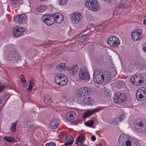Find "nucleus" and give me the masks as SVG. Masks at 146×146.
<instances>
[{
	"label": "nucleus",
	"instance_id": "obj_1",
	"mask_svg": "<svg viewBox=\"0 0 146 146\" xmlns=\"http://www.w3.org/2000/svg\"><path fill=\"white\" fill-rule=\"evenodd\" d=\"M117 74L116 70L113 68H111L109 71L103 72L96 69L94 71L93 79L96 83L101 84L104 81L108 83L112 78L115 76Z\"/></svg>",
	"mask_w": 146,
	"mask_h": 146
},
{
	"label": "nucleus",
	"instance_id": "obj_2",
	"mask_svg": "<svg viewBox=\"0 0 146 146\" xmlns=\"http://www.w3.org/2000/svg\"><path fill=\"white\" fill-rule=\"evenodd\" d=\"M85 4L87 8L92 11H97L100 10L96 0H85Z\"/></svg>",
	"mask_w": 146,
	"mask_h": 146
},
{
	"label": "nucleus",
	"instance_id": "obj_3",
	"mask_svg": "<svg viewBox=\"0 0 146 146\" xmlns=\"http://www.w3.org/2000/svg\"><path fill=\"white\" fill-rule=\"evenodd\" d=\"M144 121L142 119H138L135 121V127L139 132L145 133L146 132V126L143 124Z\"/></svg>",
	"mask_w": 146,
	"mask_h": 146
},
{
	"label": "nucleus",
	"instance_id": "obj_4",
	"mask_svg": "<svg viewBox=\"0 0 146 146\" xmlns=\"http://www.w3.org/2000/svg\"><path fill=\"white\" fill-rule=\"evenodd\" d=\"M127 97L123 93H117L114 94L113 97V101L115 103H120L127 99Z\"/></svg>",
	"mask_w": 146,
	"mask_h": 146
},
{
	"label": "nucleus",
	"instance_id": "obj_5",
	"mask_svg": "<svg viewBox=\"0 0 146 146\" xmlns=\"http://www.w3.org/2000/svg\"><path fill=\"white\" fill-rule=\"evenodd\" d=\"M91 90L88 87L82 88L79 89L77 91L76 94L78 96L81 97V99L90 93Z\"/></svg>",
	"mask_w": 146,
	"mask_h": 146
},
{
	"label": "nucleus",
	"instance_id": "obj_6",
	"mask_svg": "<svg viewBox=\"0 0 146 146\" xmlns=\"http://www.w3.org/2000/svg\"><path fill=\"white\" fill-rule=\"evenodd\" d=\"M136 96L138 101H142L146 97V89L144 88L139 89L136 92Z\"/></svg>",
	"mask_w": 146,
	"mask_h": 146
},
{
	"label": "nucleus",
	"instance_id": "obj_7",
	"mask_svg": "<svg viewBox=\"0 0 146 146\" xmlns=\"http://www.w3.org/2000/svg\"><path fill=\"white\" fill-rule=\"evenodd\" d=\"M9 60L12 62H17L21 59V56L19 53L15 51L10 52L8 54Z\"/></svg>",
	"mask_w": 146,
	"mask_h": 146
},
{
	"label": "nucleus",
	"instance_id": "obj_8",
	"mask_svg": "<svg viewBox=\"0 0 146 146\" xmlns=\"http://www.w3.org/2000/svg\"><path fill=\"white\" fill-rule=\"evenodd\" d=\"M42 20L48 25H49L54 23L55 19L52 15H44L42 16Z\"/></svg>",
	"mask_w": 146,
	"mask_h": 146
},
{
	"label": "nucleus",
	"instance_id": "obj_9",
	"mask_svg": "<svg viewBox=\"0 0 146 146\" xmlns=\"http://www.w3.org/2000/svg\"><path fill=\"white\" fill-rule=\"evenodd\" d=\"M78 74L79 77L81 79L87 80L90 77V75L87 69L84 67H81L80 68Z\"/></svg>",
	"mask_w": 146,
	"mask_h": 146
},
{
	"label": "nucleus",
	"instance_id": "obj_10",
	"mask_svg": "<svg viewBox=\"0 0 146 146\" xmlns=\"http://www.w3.org/2000/svg\"><path fill=\"white\" fill-rule=\"evenodd\" d=\"M107 43L110 46L115 47L118 46L120 42L118 38L115 36H111L107 40Z\"/></svg>",
	"mask_w": 146,
	"mask_h": 146
},
{
	"label": "nucleus",
	"instance_id": "obj_11",
	"mask_svg": "<svg viewBox=\"0 0 146 146\" xmlns=\"http://www.w3.org/2000/svg\"><path fill=\"white\" fill-rule=\"evenodd\" d=\"M82 15L80 13H74L70 15V20L77 24L82 19Z\"/></svg>",
	"mask_w": 146,
	"mask_h": 146
},
{
	"label": "nucleus",
	"instance_id": "obj_12",
	"mask_svg": "<svg viewBox=\"0 0 146 146\" xmlns=\"http://www.w3.org/2000/svg\"><path fill=\"white\" fill-rule=\"evenodd\" d=\"M131 80L133 84L136 85H139L142 84L143 81V80L139 78V76L136 75L131 76Z\"/></svg>",
	"mask_w": 146,
	"mask_h": 146
},
{
	"label": "nucleus",
	"instance_id": "obj_13",
	"mask_svg": "<svg viewBox=\"0 0 146 146\" xmlns=\"http://www.w3.org/2000/svg\"><path fill=\"white\" fill-rule=\"evenodd\" d=\"M85 135L81 134L77 137L76 144L78 145V146H87L85 144H83L85 139Z\"/></svg>",
	"mask_w": 146,
	"mask_h": 146
},
{
	"label": "nucleus",
	"instance_id": "obj_14",
	"mask_svg": "<svg viewBox=\"0 0 146 146\" xmlns=\"http://www.w3.org/2000/svg\"><path fill=\"white\" fill-rule=\"evenodd\" d=\"M25 31L24 28L16 26L13 30V34L15 36H18L21 35Z\"/></svg>",
	"mask_w": 146,
	"mask_h": 146
},
{
	"label": "nucleus",
	"instance_id": "obj_15",
	"mask_svg": "<svg viewBox=\"0 0 146 146\" xmlns=\"http://www.w3.org/2000/svg\"><path fill=\"white\" fill-rule=\"evenodd\" d=\"M100 110L101 109L100 108H97L92 110H88L84 113L82 117L83 118H86L90 116L93 113L98 111Z\"/></svg>",
	"mask_w": 146,
	"mask_h": 146
},
{
	"label": "nucleus",
	"instance_id": "obj_16",
	"mask_svg": "<svg viewBox=\"0 0 146 146\" xmlns=\"http://www.w3.org/2000/svg\"><path fill=\"white\" fill-rule=\"evenodd\" d=\"M64 135L66 142L64 143L65 146H70L72 144L74 141L73 138L71 137H68V135L66 133H64Z\"/></svg>",
	"mask_w": 146,
	"mask_h": 146
},
{
	"label": "nucleus",
	"instance_id": "obj_17",
	"mask_svg": "<svg viewBox=\"0 0 146 146\" xmlns=\"http://www.w3.org/2000/svg\"><path fill=\"white\" fill-rule=\"evenodd\" d=\"M78 101L79 104L83 106L89 105L91 104L92 102L90 98L89 97L87 98H85V97H84L81 99L79 100Z\"/></svg>",
	"mask_w": 146,
	"mask_h": 146
},
{
	"label": "nucleus",
	"instance_id": "obj_18",
	"mask_svg": "<svg viewBox=\"0 0 146 146\" xmlns=\"http://www.w3.org/2000/svg\"><path fill=\"white\" fill-rule=\"evenodd\" d=\"M128 146H139V144L135 139L128 136Z\"/></svg>",
	"mask_w": 146,
	"mask_h": 146
},
{
	"label": "nucleus",
	"instance_id": "obj_19",
	"mask_svg": "<svg viewBox=\"0 0 146 146\" xmlns=\"http://www.w3.org/2000/svg\"><path fill=\"white\" fill-rule=\"evenodd\" d=\"M131 35L133 39L135 41L139 40L141 38L140 32L138 31L133 32L132 33Z\"/></svg>",
	"mask_w": 146,
	"mask_h": 146
},
{
	"label": "nucleus",
	"instance_id": "obj_20",
	"mask_svg": "<svg viewBox=\"0 0 146 146\" xmlns=\"http://www.w3.org/2000/svg\"><path fill=\"white\" fill-rule=\"evenodd\" d=\"M26 18V16L25 14H21L15 16L14 17V21L15 22L19 24L21 23L22 21Z\"/></svg>",
	"mask_w": 146,
	"mask_h": 146
},
{
	"label": "nucleus",
	"instance_id": "obj_21",
	"mask_svg": "<svg viewBox=\"0 0 146 146\" xmlns=\"http://www.w3.org/2000/svg\"><path fill=\"white\" fill-rule=\"evenodd\" d=\"M58 119L56 118L51 121L49 125V127L52 129H56L58 126Z\"/></svg>",
	"mask_w": 146,
	"mask_h": 146
},
{
	"label": "nucleus",
	"instance_id": "obj_22",
	"mask_svg": "<svg viewBox=\"0 0 146 146\" xmlns=\"http://www.w3.org/2000/svg\"><path fill=\"white\" fill-rule=\"evenodd\" d=\"M108 23V22H106L100 24V25H97L95 27V29L98 31L102 30L106 27Z\"/></svg>",
	"mask_w": 146,
	"mask_h": 146
},
{
	"label": "nucleus",
	"instance_id": "obj_23",
	"mask_svg": "<svg viewBox=\"0 0 146 146\" xmlns=\"http://www.w3.org/2000/svg\"><path fill=\"white\" fill-rule=\"evenodd\" d=\"M44 103L47 105H50L52 103V100L48 95H44Z\"/></svg>",
	"mask_w": 146,
	"mask_h": 146
},
{
	"label": "nucleus",
	"instance_id": "obj_24",
	"mask_svg": "<svg viewBox=\"0 0 146 146\" xmlns=\"http://www.w3.org/2000/svg\"><path fill=\"white\" fill-rule=\"evenodd\" d=\"M68 71L72 72L73 75H76L78 70V67L77 65H74L72 68H70L67 69Z\"/></svg>",
	"mask_w": 146,
	"mask_h": 146
},
{
	"label": "nucleus",
	"instance_id": "obj_25",
	"mask_svg": "<svg viewBox=\"0 0 146 146\" xmlns=\"http://www.w3.org/2000/svg\"><path fill=\"white\" fill-rule=\"evenodd\" d=\"M75 113L74 112H70L68 113L66 115V118L67 120L71 121L74 119V115Z\"/></svg>",
	"mask_w": 146,
	"mask_h": 146
},
{
	"label": "nucleus",
	"instance_id": "obj_26",
	"mask_svg": "<svg viewBox=\"0 0 146 146\" xmlns=\"http://www.w3.org/2000/svg\"><path fill=\"white\" fill-rule=\"evenodd\" d=\"M128 136L127 135L123 134L121 135L118 139V142H126Z\"/></svg>",
	"mask_w": 146,
	"mask_h": 146
},
{
	"label": "nucleus",
	"instance_id": "obj_27",
	"mask_svg": "<svg viewBox=\"0 0 146 146\" xmlns=\"http://www.w3.org/2000/svg\"><path fill=\"white\" fill-rule=\"evenodd\" d=\"M29 87L27 89V91L30 92L33 88V86L34 85V80L33 78H31L29 83Z\"/></svg>",
	"mask_w": 146,
	"mask_h": 146
},
{
	"label": "nucleus",
	"instance_id": "obj_28",
	"mask_svg": "<svg viewBox=\"0 0 146 146\" xmlns=\"http://www.w3.org/2000/svg\"><path fill=\"white\" fill-rule=\"evenodd\" d=\"M66 68L65 64L63 63H61L60 64L58 65L56 67V68L60 71L64 70Z\"/></svg>",
	"mask_w": 146,
	"mask_h": 146
},
{
	"label": "nucleus",
	"instance_id": "obj_29",
	"mask_svg": "<svg viewBox=\"0 0 146 146\" xmlns=\"http://www.w3.org/2000/svg\"><path fill=\"white\" fill-rule=\"evenodd\" d=\"M46 9V7L44 5H40L37 7L36 9V11L39 13H41L44 11Z\"/></svg>",
	"mask_w": 146,
	"mask_h": 146
},
{
	"label": "nucleus",
	"instance_id": "obj_30",
	"mask_svg": "<svg viewBox=\"0 0 146 146\" xmlns=\"http://www.w3.org/2000/svg\"><path fill=\"white\" fill-rule=\"evenodd\" d=\"M61 77V74H58L54 78L55 82L58 85H60V80Z\"/></svg>",
	"mask_w": 146,
	"mask_h": 146
},
{
	"label": "nucleus",
	"instance_id": "obj_31",
	"mask_svg": "<svg viewBox=\"0 0 146 146\" xmlns=\"http://www.w3.org/2000/svg\"><path fill=\"white\" fill-rule=\"evenodd\" d=\"M7 95L3 96L0 97V103L2 104L4 103V105L6 103V101L9 98L8 97L7 99Z\"/></svg>",
	"mask_w": 146,
	"mask_h": 146
},
{
	"label": "nucleus",
	"instance_id": "obj_32",
	"mask_svg": "<svg viewBox=\"0 0 146 146\" xmlns=\"http://www.w3.org/2000/svg\"><path fill=\"white\" fill-rule=\"evenodd\" d=\"M126 4H124L123 3H121L117 6V8L121 11H122L125 8Z\"/></svg>",
	"mask_w": 146,
	"mask_h": 146
},
{
	"label": "nucleus",
	"instance_id": "obj_33",
	"mask_svg": "<svg viewBox=\"0 0 146 146\" xmlns=\"http://www.w3.org/2000/svg\"><path fill=\"white\" fill-rule=\"evenodd\" d=\"M94 121L93 120L85 122V125L88 127H91L93 125Z\"/></svg>",
	"mask_w": 146,
	"mask_h": 146
},
{
	"label": "nucleus",
	"instance_id": "obj_34",
	"mask_svg": "<svg viewBox=\"0 0 146 146\" xmlns=\"http://www.w3.org/2000/svg\"><path fill=\"white\" fill-rule=\"evenodd\" d=\"M4 139L6 141L9 142H14L15 140V139L11 137H4Z\"/></svg>",
	"mask_w": 146,
	"mask_h": 146
},
{
	"label": "nucleus",
	"instance_id": "obj_35",
	"mask_svg": "<svg viewBox=\"0 0 146 146\" xmlns=\"http://www.w3.org/2000/svg\"><path fill=\"white\" fill-rule=\"evenodd\" d=\"M125 117V115L124 114H122L119 117H118L117 119L115 122L117 124V122L119 121H122L124 119Z\"/></svg>",
	"mask_w": 146,
	"mask_h": 146
},
{
	"label": "nucleus",
	"instance_id": "obj_36",
	"mask_svg": "<svg viewBox=\"0 0 146 146\" xmlns=\"http://www.w3.org/2000/svg\"><path fill=\"white\" fill-rule=\"evenodd\" d=\"M118 87L119 88H123L125 87V85L124 82L120 81L118 83Z\"/></svg>",
	"mask_w": 146,
	"mask_h": 146
},
{
	"label": "nucleus",
	"instance_id": "obj_37",
	"mask_svg": "<svg viewBox=\"0 0 146 146\" xmlns=\"http://www.w3.org/2000/svg\"><path fill=\"white\" fill-rule=\"evenodd\" d=\"M17 121L13 123L11 126V130L13 132H14L16 130Z\"/></svg>",
	"mask_w": 146,
	"mask_h": 146
},
{
	"label": "nucleus",
	"instance_id": "obj_38",
	"mask_svg": "<svg viewBox=\"0 0 146 146\" xmlns=\"http://www.w3.org/2000/svg\"><path fill=\"white\" fill-rule=\"evenodd\" d=\"M52 15L54 17L55 19V21H56V19H57L60 17V15H62L58 13L54 14Z\"/></svg>",
	"mask_w": 146,
	"mask_h": 146
},
{
	"label": "nucleus",
	"instance_id": "obj_39",
	"mask_svg": "<svg viewBox=\"0 0 146 146\" xmlns=\"http://www.w3.org/2000/svg\"><path fill=\"white\" fill-rule=\"evenodd\" d=\"M119 146H128V141L126 142H119Z\"/></svg>",
	"mask_w": 146,
	"mask_h": 146
},
{
	"label": "nucleus",
	"instance_id": "obj_40",
	"mask_svg": "<svg viewBox=\"0 0 146 146\" xmlns=\"http://www.w3.org/2000/svg\"><path fill=\"white\" fill-rule=\"evenodd\" d=\"M68 82V80L65 76H64V79L63 80L62 82L61 83H60V85L61 86H63L66 84Z\"/></svg>",
	"mask_w": 146,
	"mask_h": 146
},
{
	"label": "nucleus",
	"instance_id": "obj_41",
	"mask_svg": "<svg viewBox=\"0 0 146 146\" xmlns=\"http://www.w3.org/2000/svg\"><path fill=\"white\" fill-rule=\"evenodd\" d=\"M121 12L117 7L113 12V14L114 15H119Z\"/></svg>",
	"mask_w": 146,
	"mask_h": 146
},
{
	"label": "nucleus",
	"instance_id": "obj_42",
	"mask_svg": "<svg viewBox=\"0 0 146 146\" xmlns=\"http://www.w3.org/2000/svg\"><path fill=\"white\" fill-rule=\"evenodd\" d=\"M63 19V15H60V17L56 20V22L58 23H61Z\"/></svg>",
	"mask_w": 146,
	"mask_h": 146
},
{
	"label": "nucleus",
	"instance_id": "obj_43",
	"mask_svg": "<svg viewBox=\"0 0 146 146\" xmlns=\"http://www.w3.org/2000/svg\"><path fill=\"white\" fill-rule=\"evenodd\" d=\"M67 0H59L58 2L60 5H63L65 4L67 2Z\"/></svg>",
	"mask_w": 146,
	"mask_h": 146
},
{
	"label": "nucleus",
	"instance_id": "obj_44",
	"mask_svg": "<svg viewBox=\"0 0 146 146\" xmlns=\"http://www.w3.org/2000/svg\"><path fill=\"white\" fill-rule=\"evenodd\" d=\"M45 146H56L55 143L53 142H50L49 143H46Z\"/></svg>",
	"mask_w": 146,
	"mask_h": 146
},
{
	"label": "nucleus",
	"instance_id": "obj_45",
	"mask_svg": "<svg viewBox=\"0 0 146 146\" xmlns=\"http://www.w3.org/2000/svg\"><path fill=\"white\" fill-rule=\"evenodd\" d=\"M19 1V0H11V2L13 4H17Z\"/></svg>",
	"mask_w": 146,
	"mask_h": 146
},
{
	"label": "nucleus",
	"instance_id": "obj_46",
	"mask_svg": "<svg viewBox=\"0 0 146 146\" xmlns=\"http://www.w3.org/2000/svg\"><path fill=\"white\" fill-rule=\"evenodd\" d=\"M21 82H23L26 81V79L24 76L23 75H21L20 76Z\"/></svg>",
	"mask_w": 146,
	"mask_h": 146
},
{
	"label": "nucleus",
	"instance_id": "obj_47",
	"mask_svg": "<svg viewBox=\"0 0 146 146\" xmlns=\"http://www.w3.org/2000/svg\"><path fill=\"white\" fill-rule=\"evenodd\" d=\"M88 34V33H87L86 35L84 34V35H81L80 36V35H78L76 37H75V39H77V38H79L80 37H84V36H86Z\"/></svg>",
	"mask_w": 146,
	"mask_h": 146
},
{
	"label": "nucleus",
	"instance_id": "obj_48",
	"mask_svg": "<svg viewBox=\"0 0 146 146\" xmlns=\"http://www.w3.org/2000/svg\"><path fill=\"white\" fill-rule=\"evenodd\" d=\"M29 127V128L30 129V130H34L36 128V126H35L33 125H30Z\"/></svg>",
	"mask_w": 146,
	"mask_h": 146
},
{
	"label": "nucleus",
	"instance_id": "obj_49",
	"mask_svg": "<svg viewBox=\"0 0 146 146\" xmlns=\"http://www.w3.org/2000/svg\"><path fill=\"white\" fill-rule=\"evenodd\" d=\"M143 50L144 52H146V42H145L143 44Z\"/></svg>",
	"mask_w": 146,
	"mask_h": 146
},
{
	"label": "nucleus",
	"instance_id": "obj_50",
	"mask_svg": "<svg viewBox=\"0 0 146 146\" xmlns=\"http://www.w3.org/2000/svg\"><path fill=\"white\" fill-rule=\"evenodd\" d=\"M96 137L94 135H92L91 137V139L93 141H95L96 140Z\"/></svg>",
	"mask_w": 146,
	"mask_h": 146
},
{
	"label": "nucleus",
	"instance_id": "obj_51",
	"mask_svg": "<svg viewBox=\"0 0 146 146\" xmlns=\"http://www.w3.org/2000/svg\"><path fill=\"white\" fill-rule=\"evenodd\" d=\"M64 75H63V74H61V78L60 80V82H61L60 83H61L62 82L63 80L64 79Z\"/></svg>",
	"mask_w": 146,
	"mask_h": 146
},
{
	"label": "nucleus",
	"instance_id": "obj_52",
	"mask_svg": "<svg viewBox=\"0 0 146 146\" xmlns=\"http://www.w3.org/2000/svg\"><path fill=\"white\" fill-rule=\"evenodd\" d=\"M105 96L107 97H109L110 96V94L108 92H106V91L105 93Z\"/></svg>",
	"mask_w": 146,
	"mask_h": 146
},
{
	"label": "nucleus",
	"instance_id": "obj_53",
	"mask_svg": "<svg viewBox=\"0 0 146 146\" xmlns=\"http://www.w3.org/2000/svg\"><path fill=\"white\" fill-rule=\"evenodd\" d=\"M23 86L25 87H26L27 86V84L26 82V81L23 82Z\"/></svg>",
	"mask_w": 146,
	"mask_h": 146
},
{
	"label": "nucleus",
	"instance_id": "obj_54",
	"mask_svg": "<svg viewBox=\"0 0 146 146\" xmlns=\"http://www.w3.org/2000/svg\"><path fill=\"white\" fill-rule=\"evenodd\" d=\"M5 87L4 86H1L0 88V92L2 91V90H3L4 89H5Z\"/></svg>",
	"mask_w": 146,
	"mask_h": 146
},
{
	"label": "nucleus",
	"instance_id": "obj_55",
	"mask_svg": "<svg viewBox=\"0 0 146 146\" xmlns=\"http://www.w3.org/2000/svg\"><path fill=\"white\" fill-rule=\"evenodd\" d=\"M143 23L144 24L146 25V19H144L143 21Z\"/></svg>",
	"mask_w": 146,
	"mask_h": 146
},
{
	"label": "nucleus",
	"instance_id": "obj_56",
	"mask_svg": "<svg viewBox=\"0 0 146 146\" xmlns=\"http://www.w3.org/2000/svg\"><path fill=\"white\" fill-rule=\"evenodd\" d=\"M62 98L63 99H65L66 98V96L65 95L62 96Z\"/></svg>",
	"mask_w": 146,
	"mask_h": 146
},
{
	"label": "nucleus",
	"instance_id": "obj_57",
	"mask_svg": "<svg viewBox=\"0 0 146 146\" xmlns=\"http://www.w3.org/2000/svg\"><path fill=\"white\" fill-rule=\"evenodd\" d=\"M96 146H102V145L101 144H100L98 145H97Z\"/></svg>",
	"mask_w": 146,
	"mask_h": 146
},
{
	"label": "nucleus",
	"instance_id": "obj_58",
	"mask_svg": "<svg viewBox=\"0 0 146 146\" xmlns=\"http://www.w3.org/2000/svg\"><path fill=\"white\" fill-rule=\"evenodd\" d=\"M113 123L112 122H110V121L109 123V124H112Z\"/></svg>",
	"mask_w": 146,
	"mask_h": 146
},
{
	"label": "nucleus",
	"instance_id": "obj_59",
	"mask_svg": "<svg viewBox=\"0 0 146 146\" xmlns=\"http://www.w3.org/2000/svg\"><path fill=\"white\" fill-rule=\"evenodd\" d=\"M90 29H88V30H87L86 31H89V33L90 32Z\"/></svg>",
	"mask_w": 146,
	"mask_h": 146
}]
</instances>
